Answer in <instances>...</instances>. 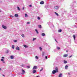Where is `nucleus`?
Instances as JSON below:
<instances>
[{"label": "nucleus", "instance_id": "obj_45", "mask_svg": "<svg viewBox=\"0 0 77 77\" xmlns=\"http://www.w3.org/2000/svg\"><path fill=\"white\" fill-rule=\"evenodd\" d=\"M2 75L4 76V77H5V75Z\"/></svg>", "mask_w": 77, "mask_h": 77}, {"label": "nucleus", "instance_id": "obj_33", "mask_svg": "<svg viewBox=\"0 0 77 77\" xmlns=\"http://www.w3.org/2000/svg\"><path fill=\"white\" fill-rule=\"evenodd\" d=\"M40 18L39 17H38V20H40Z\"/></svg>", "mask_w": 77, "mask_h": 77}, {"label": "nucleus", "instance_id": "obj_12", "mask_svg": "<svg viewBox=\"0 0 77 77\" xmlns=\"http://www.w3.org/2000/svg\"><path fill=\"white\" fill-rule=\"evenodd\" d=\"M16 49L17 50H20V48H19V47L18 46L17 47Z\"/></svg>", "mask_w": 77, "mask_h": 77}, {"label": "nucleus", "instance_id": "obj_49", "mask_svg": "<svg viewBox=\"0 0 77 77\" xmlns=\"http://www.w3.org/2000/svg\"><path fill=\"white\" fill-rule=\"evenodd\" d=\"M1 68H0V71H1Z\"/></svg>", "mask_w": 77, "mask_h": 77}, {"label": "nucleus", "instance_id": "obj_22", "mask_svg": "<svg viewBox=\"0 0 77 77\" xmlns=\"http://www.w3.org/2000/svg\"><path fill=\"white\" fill-rule=\"evenodd\" d=\"M67 68H68V66L66 65L65 67V69H67Z\"/></svg>", "mask_w": 77, "mask_h": 77}, {"label": "nucleus", "instance_id": "obj_17", "mask_svg": "<svg viewBox=\"0 0 77 77\" xmlns=\"http://www.w3.org/2000/svg\"><path fill=\"white\" fill-rule=\"evenodd\" d=\"M42 36H45V34L44 33H42Z\"/></svg>", "mask_w": 77, "mask_h": 77}, {"label": "nucleus", "instance_id": "obj_10", "mask_svg": "<svg viewBox=\"0 0 77 77\" xmlns=\"http://www.w3.org/2000/svg\"><path fill=\"white\" fill-rule=\"evenodd\" d=\"M38 27L40 28V29H41V28H42V26H41V25H39L38 26Z\"/></svg>", "mask_w": 77, "mask_h": 77}, {"label": "nucleus", "instance_id": "obj_51", "mask_svg": "<svg viewBox=\"0 0 77 77\" xmlns=\"http://www.w3.org/2000/svg\"><path fill=\"white\" fill-rule=\"evenodd\" d=\"M36 77H39V76H36Z\"/></svg>", "mask_w": 77, "mask_h": 77}, {"label": "nucleus", "instance_id": "obj_42", "mask_svg": "<svg viewBox=\"0 0 77 77\" xmlns=\"http://www.w3.org/2000/svg\"><path fill=\"white\" fill-rule=\"evenodd\" d=\"M4 58H5V57H2V59H4Z\"/></svg>", "mask_w": 77, "mask_h": 77}, {"label": "nucleus", "instance_id": "obj_2", "mask_svg": "<svg viewBox=\"0 0 77 77\" xmlns=\"http://www.w3.org/2000/svg\"><path fill=\"white\" fill-rule=\"evenodd\" d=\"M38 68V67L37 66H33L32 69H37Z\"/></svg>", "mask_w": 77, "mask_h": 77}, {"label": "nucleus", "instance_id": "obj_1", "mask_svg": "<svg viewBox=\"0 0 77 77\" xmlns=\"http://www.w3.org/2000/svg\"><path fill=\"white\" fill-rule=\"evenodd\" d=\"M54 8L55 9H56V10H57V9H59V7L57 6H55L54 7Z\"/></svg>", "mask_w": 77, "mask_h": 77}, {"label": "nucleus", "instance_id": "obj_34", "mask_svg": "<svg viewBox=\"0 0 77 77\" xmlns=\"http://www.w3.org/2000/svg\"><path fill=\"white\" fill-rule=\"evenodd\" d=\"M43 70V68H42V69L40 70V71H42Z\"/></svg>", "mask_w": 77, "mask_h": 77}, {"label": "nucleus", "instance_id": "obj_20", "mask_svg": "<svg viewBox=\"0 0 77 77\" xmlns=\"http://www.w3.org/2000/svg\"><path fill=\"white\" fill-rule=\"evenodd\" d=\"M73 38H74V40H75V35H73Z\"/></svg>", "mask_w": 77, "mask_h": 77}, {"label": "nucleus", "instance_id": "obj_35", "mask_svg": "<svg viewBox=\"0 0 77 77\" xmlns=\"http://www.w3.org/2000/svg\"><path fill=\"white\" fill-rule=\"evenodd\" d=\"M57 49H58V50H60V48L59 47H57Z\"/></svg>", "mask_w": 77, "mask_h": 77}, {"label": "nucleus", "instance_id": "obj_48", "mask_svg": "<svg viewBox=\"0 0 77 77\" xmlns=\"http://www.w3.org/2000/svg\"><path fill=\"white\" fill-rule=\"evenodd\" d=\"M68 74H69V75H70V73H69Z\"/></svg>", "mask_w": 77, "mask_h": 77}, {"label": "nucleus", "instance_id": "obj_50", "mask_svg": "<svg viewBox=\"0 0 77 77\" xmlns=\"http://www.w3.org/2000/svg\"><path fill=\"white\" fill-rule=\"evenodd\" d=\"M66 52H68V51H66Z\"/></svg>", "mask_w": 77, "mask_h": 77}, {"label": "nucleus", "instance_id": "obj_38", "mask_svg": "<svg viewBox=\"0 0 77 77\" xmlns=\"http://www.w3.org/2000/svg\"><path fill=\"white\" fill-rule=\"evenodd\" d=\"M27 24H30V22H27Z\"/></svg>", "mask_w": 77, "mask_h": 77}, {"label": "nucleus", "instance_id": "obj_27", "mask_svg": "<svg viewBox=\"0 0 77 77\" xmlns=\"http://www.w3.org/2000/svg\"><path fill=\"white\" fill-rule=\"evenodd\" d=\"M25 17H27V14H25Z\"/></svg>", "mask_w": 77, "mask_h": 77}, {"label": "nucleus", "instance_id": "obj_31", "mask_svg": "<svg viewBox=\"0 0 77 77\" xmlns=\"http://www.w3.org/2000/svg\"><path fill=\"white\" fill-rule=\"evenodd\" d=\"M39 49H40L41 51H42V48H41V47H40Z\"/></svg>", "mask_w": 77, "mask_h": 77}, {"label": "nucleus", "instance_id": "obj_3", "mask_svg": "<svg viewBox=\"0 0 77 77\" xmlns=\"http://www.w3.org/2000/svg\"><path fill=\"white\" fill-rule=\"evenodd\" d=\"M2 27L4 29H6V28H7V27H6V26L2 25Z\"/></svg>", "mask_w": 77, "mask_h": 77}, {"label": "nucleus", "instance_id": "obj_13", "mask_svg": "<svg viewBox=\"0 0 77 77\" xmlns=\"http://www.w3.org/2000/svg\"><path fill=\"white\" fill-rule=\"evenodd\" d=\"M62 73H60L59 75V77H62Z\"/></svg>", "mask_w": 77, "mask_h": 77}, {"label": "nucleus", "instance_id": "obj_39", "mask_svg": "<svg viewBox=\"0 0 77 77\" xmlns=\"http://www.w3.org/2000/svg\"><path fill=\"white\" fill-rule=\"evenodd\" d=\"M56 42H57V40H56V38L54 39Z\"/></svg>", "mask_w": 77, "mask_h": 77}, {"label": "nucleus", "instance_id": "obj_7", "mask_svg": "<svg viewBox=\"0 0 77 77\" xmlns=\"http://www.w3.org/2000/svg\"><path fill=\"white\" fill-rule=\"evenodd\" d=\"M40 5H43V4H44V1H42L40 2Z\"/></svg>", "mask_w": 77, "mask_h": 77}, {"label": "nucleus", "instance_id": "obj_26", "mask_svg": "<svg viewBox=\"0 0 77 77\" xmlns=\"http://www.w3.org/2000/svg\"><path fill=\"white\" fill-rule=\"evenodd\" d=\"M21 36L22 37H23V38H24V34H22L21 35Z\"/></svg>", "mask_w": 77, "mask_h": 77}, {"label": "nucleus", "instance_id": "obj_6", "mask_svg": "<svg viewBox=\"0 0 77 77\" xmlns=\"http://www.w3.org/2000/svg\"><path fill=\"white\" fill-rule=\"evenodd\" d=\"M68 56V55L67 54H65L63 55V57H67Z\"/></svg>", "mask_w": 77, "mask_h": 77}, {"label": "nucleus", "instance_id": "obj_24", "mask_svg": "<svg viewBox=\"0 0 77 77\" xmlns=\"http://www.w3.org/2000/svg\"><path fill=\"white\" fill-rule=\"evenodd\" d=\"M64 63H67V61H66L64 60Z\"/></svg>", "mask_w": 77, "mask_h": 77}, {"label": "nucleus", "instance_id": "obj_32", "mask_svg": "<svg viewBox=\"0 0 77 77\" xmlns=\"http://www.w3.org/2000/svg\"><path fill=\"white\" fill-rule=\"evenodd\" d=\"M10 17H12V18H13V17H14V16H12V15H11V16H10Z\"/></svg>", "mask_w": 77, "mask_h": 77}, {"label": "nucleus", "instance_id": "obj_15", "mask_svg": "<svg viewBox=\"0 0 77 77\" xmlns=\"http://www.w3.org/2000/svg\"><path fill=\"white\" fill-rule=\"evenodd\" d=\"M10 57H11V59H14V56L11 55L10 56Z\"/></svg>", "mask_w": 77, "mask_h": 77}, {"label": "nucleus", "instance_id": "obj_16", "mask_svg": "<svg viewBox=\"0 0 77 77\" xmlns=\"http://www.w3.org/2000/svg\"><path fill=\"white\" fill-rule=\"evenodd\" d=\"M35 31L38 34L39 33V32L38 31V30H37V29H35Z\"/></svg>", "mask_w": 77, "mask_h": 77}, {"label": "nucleus", "instance_id": "obj_9", "mask_svg": "<svg viewBox=\"0 0 77 77\" xmlns=\"http://www.w3.org/2000/svg\"><path fill=\"white\" fill-rule=\"evenodd\" d=\"M22 71L23 74H24V73H25V71L23 69H22Z\"/></svg>", "mask_w": 77, "mask_h": 77}, {"label": "nucleus", "instance_id": "obj_40", "mask_svg": "<svg viewBox=\"0 0 77 77\" xmlns=\"http://www.w3.org/2000/svg\"><path fill=\"white\" fill-rule=\"evenodd\" d=\"M45 59H47V56H45Z\"/></svg>", "mask_w": 77, "mask_h": 77}, {"label": "nucleus", "instance_id": "obj_19", "mask_svg": "<svg viewBox=\"0 0 77 77\" xmlns=\"http://www.w3.org/2000/svg\"><path fill=\"white\" fill-rule=\"evenodd\" d=\"M12 48H13V49H14V48H15V46L14 45H13L12 46Z\"/></svg>", "mask_w": 77, "mask_h": 77}, {"label": "nucleus", "instance_id": "obj_29", "mask_svg": "<svg viewBox=\"0 0 77 77\" xmlns=\"http://www.w3.org/2000/svg\"><path fill=\"white\" fill-rule=\"evenodd\" d=\"M36 38H33V41H35V39H36Z\"/></svg>", "mask_w": 77, "mask_h": 77}, {"label": "nucleus", "instance_id": "obj_25", "mask_svg": "<svg viewBox=\"0 0 77 77\" xmlns=\"http://www.w3.org/2000/svg\"><path fill=\"white\" fill-rule=\"evenodd\" d=\"M14 42H17V40H14Z\"/></svg>", "mask_w": 77, "mask_h": 77}, {"label": "nucleus", "instance_id": "obj_5", "mask_svg": "<svg viewBox=\"0 0 77 77\" xmlns=\"http://www.w3.org/2000/svg\"><path fill=\"white\" fill-rule=\"evenodd\" d=\"M56 72H56V70H53L52 71V74H55L56 73Z\"/></svg>", "mask_w": 77, "mask_h": 77}, {"label": "nucleus", "instance_id": "obj_41", "mask_svg": "<svg viewBox=\"0 0 77 77\" xmlns=\"http://www.w3.org/2000/svg\"><path fill=\"white\" fill-rule=\"evenodd\" d=\"M3 62V63H5V61H4V60L3 61H2Z\"/></svg>", "mask_w": 77, "mask_h": 77}, {"label": "nucleus", "instance_id": "obj_21", "mask_svg": "<svg viewBox=\"0 0 77 77\" xmlns=\"http://www.w3.org/2000/svg\"><path fill=\"white\" fill-rule=\"evenodd\" d=\"M55 14L56 15H57V16H59V14H57V13L56 12H55Z\"/></svg>", "mask_w": 77, "mask_h": 77}, {"label": "nucleus", "instance_id": "obj_4", "mask_svg": "<svg viewBox=\"0 0 77 77\" xmlns=\"http://www.w3.org/2000/svg\"><path fill=\"white\" fill-rule=\"evenodd\" d=\"M55 69V71H56V72H58V68H57V67H56Z\"/></svg>", "mask_w": 77, "mask_h": 77}, {"label": "nucleus", "instance_id": "obj_43", "mask_svg": "<svg viewBox=\"0 0 77 77\" xmlns=\"http://www.w3.org/2000/svg\"><path fill=\"white\" fill-rule=\"evenodd\" d=\"M72 56V55H71V56H70L69 57V58L71 57Z\"/></svg>", "mask_w": 77, "mask_h": 77}, {"label": "nucleus", "instance_id": "obj_47", "mask_svg": "<svg viewBox=\"0 0 77 77\" xmlns=\"http://www.w3.org/2000/svg\"><path fill=\"white\" fill-rule=\"evenodd\" d=\"M24 66V65H23V64H22V66Z\"/></svg>", "mask_w": 77, "mask_h": 77}, {"label": "nucleus", "instance_id": "obj_44", "mask_svg": "<svg viewBox=\"0 0 77 77\" xmlns=\"http://www.w3.org/2000/svg\"><path fill=\"white\" fill-rule=\"evenodd\" d=\"M29 6L30 7H32V5H29Z\"/></svg>", "mask_w": 77, "mask_h": 77}, {"label": "nucleus", "instance_id": "obj_8", "mask_svg": "<svg viewBox=\"0 0 77 77\" xmlns=\"http://www.w3.org/2000/svg\"><path fill=\"white\" fill-rule=\"evenodd\" d=\"M14 16L15 17H18V14H15Z\"/></svg>", "mask_w": 77, "mask_h": 77}, {"label": "nucleus", "instance_id": "obj_23", "mask_svg": "<svg viewBox=\"0 0 77 77\" xmlns=\"http://www.w3.org/2000/svg\"><path fill=\"white\" fill-rule=\"evenodd\" d=\"M17 9L18 10V11H20V8L19 7H17Z\"/></svg>", "mask_w": 77, "mask_h": 77}, {"label": "nucleus", "instance_id": "obj_18", "mask_svg": "<svg viewBox=\"0 0 77 77\" xmlns=\"http://www.w3.org/2000/svg\"><path fill=\"white\" fill-rule=\"evenodd\" d=\"M62 32V29H59L58 30V32Z\"/></svg>", "mask_w": 77, "mask_h": 77}, {"label": "nucleus", "instance_id": "obj_37", "mask_svg": "<svg viewBox=\"0 0 77 77\" xmlns=\"http://www.w3.org/2000/svg\"><path fill=\"white\" fill-rule=\"evenodd\" d=\"M4 60H3V59H1V61H2V62H3V61Z\"/></svg>", "mask_w": 77, "mask_h": 77}, {"label": "nucleus", "instance_id": "obj_14", "mask_svg": "<svg viewBox=\"0 0 77 77\" xmlns=\"http://www.w3.org/2000/svg\"><path fill=\"white\" fill-rule=\"evenodd\" d=\"M36 72V71L35 70H33L32 71L33 73L34 74L35 73V72Z\"/></svg>", "mask_w": 77, "mask_h": 77}, {"label": "nucleus", "instance_id": "obj_28", "mask_svg": "<svg viewBox=\"0 0 77 77\" xmlns=\"http://www.w3.org/2000/svg\"><path fill=\"white\" fill-rule=\"evenodd\" d=\"M42 56H44V52L42 53Z\"/></svg>", "mask_w": 77, "mask_h": 77}, {"label": "nucleus", "instance_id": "obj_36", "mask_svg": "<svg viewBox=\"0 0 77 77\" xmlns=\"http://www.w3.org/2000/svg\"><path fill=\"white\" fill-rule=\"evenodd\" d=\"M28 68H30V66H27Z\"/></svg>", "mask_w": 77, "mask_h": 77}, {"label": "nucleus", "instance_id": "obj_46", "mask_svg": "<svg viewBox=\"0 0 77 77\" xmlns=\"http://www.w3.org/2000/svg\"><path fill=\"white\" fill-rule=\"evenodd\" d=\"M23 10L24 9V8L23 7Z\"/></svg>", "mask_w": 77, "mask_h": 77}, {"label": "nucleus", "instance_id": "obj_11", "mask_svg": "<svg viewBox=\"0 0 77 77\" xmlns=\"http://www.w3.org/2000/svg\"><path fill=\"white\" fill-rule=\"evenodd\" d=\"M23 46H24V47H25V48H28V46L25 45H24Z\"/></svg>", "mask_w": 77, "mask_h": 77}, {"label": "nucleus", "instance_id": "obj_30", "mask_svg": "<svg viewBox=\"0 0 77 77\" xmlns=\"http://www.w3.org/2000/svg\"><path fill=\"white\" fill-rule=\"evenodd\" d=\"M35 57L36 59H38V56H35Z\"/></svg>", "mask_w": 77, "mask_h": 77}]
</instances>
